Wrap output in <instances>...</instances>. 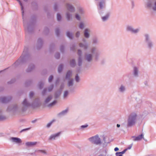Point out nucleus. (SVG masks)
I'll list each match as a JSON object with an SVG mask.
<instances>
[{
	"label": "nucleus",
	"mask_w": 156,
	"mask_h": 156,
	"mask_svg": "<svg viewBox=\"0 0 156 156\" xmlns=\"http://www.w3.org/2000/svg\"><path fill=\"white\" fill-rule=\"evenodd\" d=\"M137 115L136 113L134 112L131 113L128 117L127 127H131L135 125L137 121Z\"/></svg>",
	"instance_id": "obj_1"
},
{
	"label": "nucleus",
	"mask_w": 156,
	"mask_h": 156,
	"mask_svg": "<svg viewBox=\"0 0 156 156\" xmlns=\"http://www.w3.org/2000/svg\"><path fill=\"white\" fill-rule=\"evenodd\" d=\"M57 98H46L44 104L45 107H52L58 102Z\"/></svg>",
	"instance_id": "obj_2"
},
{
	"label": "nucleus",
	"mask_w": 156,
	"mask_h": 156,
	"mask_svg": "<svg viewBox=\"0 0 156 156\" xmlns=\"http://www.w3.org/2000/svg\"><path fill=\"white\" fill-rule=\"evenodd\" d=\"M89 139L90 141L94 144H98L101 143L100 139L98 135L90 137Z\"/></svg>",
	"instance_id": "obj_3"
},
{
	"label": "nucleus",
	"mask_w": 156,
	"mask_h": 156,
	"mask_svg": "<svg viewBox=\"0 0 156 156\" xmlns=\"http://www.w3.org/2000/svg\"><path fill=\"white\" fill-rule=\"evenodd\" d=\"M131 138H133L134 141H140L142 139H144V134L143 133L138 135L137 136H132Z\"/></svg>",
	"instance_id": "obj_4"
},
{
	"label": "nucleus",
	"mask_w": 156,
	"mask_h": 156,
	"mask_svg": "<svg viewBox=\"0 0 156 156\" xmlns=\"http://www.w3.org/2000/svg\"><path fill=\"white\" fill-rule=\"evenodd\" d=\"M11 139L12 142L16 143H20L22 142L21 140L18 138L12 137Z\"/></svg>",
	"instance_id": "obj_5"
},
{
	"label": "nucleus",
	"mask_w": 156,
	"mask_h": 156,
	"mask_svg": "<svg viewBox=\"0 0 156 156\" xmlns=\"http://www.w3.org/2000/svg\"><path fill=\"white\" fill-rule=\"evenodd\" d=\"M60 133V132H58L55 134L51 135L49 137V139L50 140L55 139L56 137H58Z\"/></svg>",
	"instance_id": "obj_6"
},
{
	"label": "nucleus",
	"mask_w": 156,
	"mask_h": 156,
	"mask_svg": "<svg viewBox=\"0 0 156 156\" xmlns=\"http://www.w3.org/2000/svg\"><path fill=\"white\" fill-rule=\"evenodd\" d=\"M37 144V142H27L26 143V145L27 146H32L34 145H35Z\"/></svg>",
	"instance_id": "obj_7"
},
{
	"label": "nucleus",
	"mask_w": 156,
	"mask_h": 156,
	"mask_svg": "<svg viewBox=\"0 0 156 156\" xmlns=\"http://www.w3.org/2000/svg\"><path fill=\"white\" fill-rule=\"evenodd\" d=\"M89 30L88 29H86L85 30L84 36L87 38H88L89 37Z\"/></svg>",
	"instance_id": "obj_8"
},
{
	"label": "nucleus",
	"mask_w": 156,
	"mask_h": 156,
	"mask_svg": "<svg viewBox=\"0 0 156 156\" xmlns=\"http://www.w3.org/2000/svg\"><path fill=\"white\" fill-rule=\"evenodd\" d=\"M127 29L128 30L131 31L133 32L134 33L137 32L138 31V30H133L131 27H128Z\"/></svg>",
	"instance_id": "obj_9"
},
{
	"label": "nucleus",
	"mask_w": 156,
	"mask_h": 156,
	"mask_svg": "<svg viewBox=\"0 0 156 156\" xmlns=\"http://www.w3.org/2000/svg\"><path fill=\"white\" fill-rule=\"evenodd\" d=\"M72 75V72L70 71H68L66 74V79L69 78Z\"/></svg>",
	"instance_id": "obj_10"
},
{
	"label": "nucleus",
	"mask_w": 156,
	"mask_h": 156,
	"mask_svg": "<svg viewBox=\"0 0 156 156\" xmlns=\"http://www.w3.org/2000/svg\"><path fill=\"white\" fill-rule=\"evenodd\" d=\"M91 56L90 55H88L87 56V59L88 61H90L91 60Z\"/></svg>",
	"instance_id": "obj_11"
},
{
	"label": "nucleus",
	"mask_w": 156,
	"mask_h": 156,
	"mask_svg": "<svg viewBox=\"0 0 156 156\" xmlns=\"http://www.w3.org/2000/svg\"><path fill=\"white\" fill-rule=\"evenodd\" d=\"M135 99L138 104H140L142 102V100L140 98H136Z\"/></svg>",
	"instance_id": "obj_12"
},
{
	"label": "nucleus",
	"mask_w": 156,
	"mask_h": 156,
	"mask_svg": "<svg viewBox=\"0 0 156 156\" xmlns=\"http://www.w3.org/2000/svg\"><path fill=\"white\" fill-rule=\"evenodd\" d=\"M67 36L70 38H71L72 37V34L70 32H68L66 33Z\"/></svg>",
	"instance_id": "obj_13"
},
{
	"label": "nucleus",
	"mask_w": 156,
	"mask_h": 156,
	"mask_svg": "<svg viewBox=\"0 0 156 156\" xmlns=\"http://www.w3.org/2000/svg\"><path fill=\"white\" fill-rule=\"evenodd\" d=\"M67 8L69 10H71V9H73V7L69 4H67Z\"/></svg>",
	"instance_id": "obj_14"
},
{
	"label": "nucleus",
	"mask_w": 156,
	"mask_h": 156,
	"mask_svg": "<svg viewBox=\"0 0 156 156\" xmlns=\"http://www.w3.org/2000/svg\"><path fill=\"white\" fill-rule=\"evenodd\" d=\"M63 68V66L62 65H60L58 69V71L59 72H61Z\"/></svg>",
	"instance_id": "obj_15"
},
{
	"label": "nucleus",
	"mask_w": 156,
	"mask_h": 156,
	"mask_svg": "<svg viewBox=\"0 0 156 156\" xmlns=\"http://www.w3.org/2000/svg\"><path fill=\"white\" fill-rule=\"evenodd\" d=\"M68 111V109H66V110H64V111H62V112H61L59 114H60V115H63V114L66 113H67V111Z\"/></svg>",
	"instance_id": "obj_16"
},
{
	"label": "nucleus",
	"mask_w": 156,
	"mask_h": 156,
	"mask_svg": "<svg viewBox=\"0 0 156 156\" xmlns=\"http://www.w3.org/2000/svg\"><path fill=\"white\" fill-rule=\"evenodd\" d=\"M125 90V87L123 86H121L119 88L120 91L121 92H123Z\"/></svg>",
	"instance_id": "obj_17"
},
{
	"label": "nucleus",
	"mask_w": 156,
	"mask_h": 156,
	"mask_svg": "<svg viewBox=\"0 0 156 156\" xmlns=\"http://www.w3.org/2000/svg\"><path fill=\"white\" fill-rule=\"evenodd\" d=\"M80 47H83L84 49H86L87 48V46L86 45L83 44L82 43L80 44Z\"/></svg>",
	"instance_id": "obj_18"
},
{
	"label": "nucleus",
	"mask_w": 156,
	"mask_h": 156,
	"mask_svg": "<svg viewBox=\"0 0 156 156\" xmlns=\"http://www.w3.org/2000/svg\"><path fill=\"white\" fill-rule=\"evenodd\" d=\"M23 104L24 105L28 106V104L27 103V101L26 99L24 100Z\"/></svg>",
	"instance_id": "obj_19"
},
{
	"label": "nucleus",
	"mask_w": 156,
	"mask_h": 156,
	"mask_svg": "<svg viewBox=\"0 0 156 156\" xmlns=\"http://www.w3.org/2000/svg\"><path fill=\"white\" fill-rule=\"evenodd\" d=\"M133 145V143H132L131 144L129 145L127 148H126V149L127 150H129L131 149V148L132 147V146Z\"/></svg>",
	"instance_id": "obj_20"
},
{
	"label": "nucleus",
	"mask_w": 156,
	"mask_h": 156,
	"mask_svg": "<svg viewBox=\"0 0 156 156\" xmlns=\"http://www.w3.org/2000/svg\"><path fill=\"white\" fill-rule=\"evenodd\" d=\"M115 155L116 156H123V155H122V154H121L120 152H117L115 153Z\"/></svg>",
	"instance_id": "obj_21"
},
{
	"label": "nucleus",
	"mask_w": 156,
	"mask_h": 156,
	"mask_svg": "<svg viewBox=\"0 0 156 156\" xmlns=\"http://www.w3.org/2000/svg\"><path fill=\"white\" fill-rule=\"evenodd\" d=\"M18 2H19L20 5H21V10H22V13H23V7L22 5V4L21 3V2H20V1L19 0H18Z\"/></svg>",
	"instance_id": "obj_22"
},
{
	"label": "nucleus",
	"mask_w": 156,
	"mask_h": 156,
	"mask_svg": "<svg viewBox=\"0 0 156 156\" xmlns=\"http://www.w3.org/2000/svg\"><path fill=\"white\" fill-rule=\"evenodd\" d=\"M146 103L148 105V106L150 107V108H152V106H151V102L149 101H146Z\"/></svg>",
	"instance_id": "obj_23"
},
{
	"label": "nucleus",
	"mask_w": 156,
	"mask_h": 156,
	"mask_svg": "<svg viewBox=\"0 0 156 156\" xmlns=\"http://www.w3.org/2000/svg\"><path fill=\"white\" fill-rule=\"evenodd\" d=\"M57 19L58 21L60 20L61 18L60 15L58 14H57Z\"/></svg>",
	"instance_id": "obj_24"
},
{
	"label": "nucleus",
	"mask_w": 156,
	"mask_h": 156,
	"mask_svg": "<svg viewBox=\"0 0 156 156\" xmlns=\"http://www.w3.org/2000/svg\"><path fill=\"white\" fill-rule=\"evenodd\" d=\"M73 84V80H71L68 82V85L69 86L72 85Z\"/></svg>",
	"instance_id": "obj_25"
},
{
	"label": "nucleus",
	"mask_w": 156,
	"mask_h": 156,
	"mask_svg": "<svg viewBox=\"0 0 156 156\" xmlns=\"http://www.w3.org/2000/svg\"><path fill=\"white\" fill-rule=\"evenodd\" d=\"M137 70L136 68H134V74L135 75H137Z\"/></svg>",
	"instance_id": "obj_26"
},
{
	"label": "nucleus",
	"mask_w": 156,
	"mask_h": 156,
	"mask_svg": "<svg viewBox=\"0 0 156 156\" xmlns=\"http://www.w3.org/2000/svg\"><path fill=\"white\" fill-rule=\"evenodd\" d=\"M127 151V150H126V149L125 148V149H124L122 151H120V152L121 154H122V155H123V154H124L126 153V151Z\"/></svg>",
	"instance_id": "obj_27"
},
{
	"label": "nucleus",
	"mask_w": 156,
	"mask_h": 156,
	"mask_svg": "<svg viewBox=\"0 0 156 156\" xmlns=\"http://www.w3.org/2000/svg\"><path fill=\"white\" fill-rule=\"evenodd\" d=\"M75 61L73 60L70 62V65L72 66H73L75 64Z\"/></svg>",
	"instance_id": "obj_28"
},
{
	"label": "nucleus",
	"mask_w": 156,
	"mask_h": 156,
	"mask_svg": "<svg viewBox=\"0 0 156 156\" xmlns=\"http://www.w3.org/2000/svg\"><path fill=\"white\" fill-rule=\"evenodd\" d=\"M53 77L52 76H50V77L48 79V81L49 82H51L52 81V80L53 79Z\"/></svg>",
	"instance_id": "obj_29"
},
{
	"label": "nucleus",
	"mask_w": 156,
	"mask_h": 156,
	"mask_svg": "<svg viewBox=\"0 0 156 156\" xmlns=\"http://www.w3.org/2000/svg\"><path fill=\"white\" fill-rule=\"evenodd\" d=\"M79 27L80 28L83 29L84 27V25L82 23H81L80 24Z\"/></svg>",
	"instance_id": "obj_30"
},
{
	"label": "nucleus",
	"mask_w": 156,
	"mask_h": 156,
	"mask_svg": "<svg viewBox=\"0 0 156 156\" xmlns=\"http://www.w3.org/2000/svg\"><path fill=\"white\" fill-rule=\"evenodd\" d=\"M68 92L67 91H65L64 94V97H66L67 95L68 94Z\"/></svg>",
	"instance_id": "obj_31"
},
{
	"label": "nucleus",
	"mask_w": 156,
	"mask_h": 156,
	"mask_svg": "<svg viewBox=\"0 0 156 156\" xmlns=\"http://www.w3.org/2000/svg\"><path fill=\"white\" fill-rule=\"evenodd\" d=\"M102 18V20L103 21H105L107 20V17L106 16H104V17H103Z\"/></svg>",
	"instance_id": "obj_32"
},
{
	"label": "nucleus",
	"mask_w": 156,
	"mask_h": 156,
	"mask_svg": "<svg viewBox=\"0 0 156 156\" xmlns=\"http://www.w3.org/2000/svg\"><path fill=\"white\" fill-rule=\"evenodd\" d=\"M77 82H78L79 80V78L78 77V76L77 75L76 76V78H75Z\"/></svg>",
	"instance_id": "obj_33"
},
{
	"label": "nucleus",
	"mask_w": 156,
	"mask_h": 156,
	"mask_svg": "<svg viewBox=\"0 0 156 156\" xmlns=\"http://www.w3.org/2000/svg\"><path fill=\"white\" fill-rule=\"evenodd\" d=\"M103 4L102 2H101L99 3L100 7L101 9L103 7Z\"/></svg>",
	"instance_id": "obj_34"
},
{
	"label": "nucleus",
	"mask_w": 156,
	"mask_h": 156,
	"mask_svg": "<svg viewBox=\"0 0 156 156\" xmlns=\"http://www.w3.org/2000/svg\"><path fill=\"white\" fill-rule=\"evenodd\" d=\"M108 144L110 143L112 141L114 140V139H111V140H110L109 138H108Z\"/></svg>",
	"instance_id": "obj_35"
},
{
	"label": "nucleus",
	"mask_w": 156,
	"mask_h": 156,
	"mask_svg": "<svg viewBox=\"0 0 156 156\" xmlns=\"http://www.w3.org/2000/svg\"><path fill=\"white\" fill-rule=\"evenodd\" d=\"M119 150V148H118L117 147H115L114 149V151L116 152H117Z\"/></svg>",
	"instance_id": "obj_36"
},
{
	"label": "nucleus",
	"mask_w": 156,
	"mask_h": 156,
	"mask_svg": "<svg viewBox=\"0 0 156 156\" xmlns=\"http://www.w3.org/2000/svg\"><path fill=\"white\" fill-rule=\"evenodd\" d=\"M76 18L78 20H80V18L79 16L78 15V14H76Z\"/></svg>",
	"instance_id": "obj_37"
},
{
	"label": "nucleus",
	"mask_w": 156,
	"mask_h": 156,
	"mask_svg": "<svg viewBox=\"0 0 156 156\" xmlns=\"http://www.w3.org/2000/svg\"><path fill=\"white\" fill-rule=\"evenodd\" d=\"M87 126H88V125H85L82 126H81V127L82 128H84L87 127Z\"/></svg>",
	"instance_id": "obj_38"
},
{
	"label": "nucleus",
	"mask_w": 156,
	"mask_h": 156,
	"mask_svg": "<svg viewBox=\"0 0 156 156\" xmlns=\"http://www.w3.org/2000/svg\"><path fill=\"white\" fill-rule=\"evenodd\" d=\"M153 9L154 10H156V2L155 3L154 6L153 7Z\"/></svg>",
	"instance_id": "obj_39"
},
{
	"label": "nucleus",
	"mask_w": 156,
	"mask_h": 156,
	"mask_svg": "<svg viewBox=\"0 0 156 156\" xmlns=\"http://www.w3.org/2000/svg\"><path fill=\"white\" fill-rule=\"evenodd\" d=\"M78 55H80L81 54V51H80V50H79L78 51Z\"/></svg>",
	"instance_id": "obj_40"
},
{
	"label": "nucleus",
	"mask_w": 156,
	"mask_h": 156,
	"mask_svg": "<svg viewBox=\"0 0 156 156\" xmlns=\"http://www.w3.org/2000/svg\"><path fill=\"white\" fill-rule=\"evenodd\" d=\"M52 123V122H51L50 123H48L47 125V127H49L51 125Z\"/></svg>",
	"instance_id": "obj_41"
},
{
	"label": "nucleus",
	"mask_w": 156,
	"mask_h": 156,
	"mask_svg": "<svg viewBox=\"0 0 156 156\" xmlns=\"http://www.w3.org/2000/svg\"><path fill=\"white\" fill-rule=\"evenodd\" d=\"M66 17L68 19V20H69V15L68 14H67L66 15Z\"/></svg>",
	"instance_id": "obj_42"
},
{
	"label": "nucleus",
	"mask_w": 156,
	"mask_h": 156,
	"mask_svg": "<svg viewBox=\"0 0 156 156\" xmlns=\"http://www.w3.org/2000/svg\"><path fill=\"white\" fill-rule=\"evenodd\" d=\"M80 35V33L79 32H77L76 34V36L77 37H78Z\"/></svg>",
	"instance_id": "obj_43"
},
{
	"label": "nucleus",
	"mask_w": 156,
	"mask_h": 156,
	"mask_svg": "<svg viewBox=\"0 0 156 156\" xmlns=\"http://www.w3.org/2000/svg\"><path fill=\"white\" fill-rule=\"evenodd\" d=\"M41 152L42 153H44V154H46V152L44 150H41Z\"/></svg>",
	"instance_id": "obj_44"
},
{
	"label": "nucleus",
	"mask_w": 156,
	"mask_h": 156,
	"mask_svg": "<svg viewBox=\"0 0 156 156\" xmlns=\"http://www.w3.org/2000/svg\"><path fill=\"white\" fill-rule=\"evenodd\" d=\"M116 126L117 128H119L120 127V124H117L116 125Z\"/></svg>",
	"instance_id": "obj_45"
},
{
	"label": "nucleus",
	"mask_w": 156,
	"mask_h": 156,
	"mask_svg": "<svg viewBox=\"0 0 156 156\" xmlns=\"http://www.w3.org/2000/svg\"><path fill=\"white\" fill-rule=\"evenodd\" d=\"M81 62V61L80 60V59H79V65H80V63Z\"/></svg>",
	"instance_id": "obj_46"
},
{
	"label": "nucleus",
	"mask_w": 156,
	"mask_h": 156,
	"mask_svg": "<svg viewBox=\"0 0 156 156\" xmlns=\"http://www.w3.org/2000/svg\"><path fill=\"white\" fill-rule=\"evenodd\" d=\"M57 56L58 57H56L57 58H58L59 57L60 55L59 54H57Z\"/></svg>",
	"instance_id": "obj_47"
},
{
	"label": "nucleus",
	"mask_w": 156,
	"mask_h": 156,
	"mask_svg": "<svg viewBox=\"0 0 156 156\" xmlns=\"http://www.w3.org/2000/svg\"><path fill=\"white\" fill-rule=\"evenodd\" d=\"M4 119V118L2 117H0V120H2Z\"/></svg>",
	"instance_id": "obj_48"
},
{
	"label": "nucleus",
	"mask_w": 156,
	"mask_h": 156,
	"mask_svg": "<svg viewBox=\"0 0 156 156\" xmlns=\"http://www.w3.org/2000/svg\"><path fill=\"white\" fill-rule=\"evenodd\" d=\"M3 98V99L2 100V101H4L6 98Z\"/></svg>",
	"instance_id": "obj_49"
},
{
	"label": "nucleus",
	"mask_w": 156,
	"mask_h": 156,
	"mask_svg": "<svg viewBox=\"0 0 156 156\" xmlns=\"http://www.w3.org/2000/svg\"><path fill=\"white\" fill-rule=\"evenodd\" d=\"M103 140H105V138L104 137H103Z\"/></svg>",
	"instance_id": "obj_50"
},
{
	"label": "nucleus",
	"mask_w": 156,
	"mask_h": 156,
	"mask_svg": "<svg viewBox=\"0 0 156 156\" xmlns=\"http://www.w3.org/2000/svg\"><path fill=\"white\" fill-rule=\"evenodd\" d=\"M144 140L147 141V140H146V139H145L144 138L143 139Z\"/></svg>",
	"instance_id": "obj_51"
},
{
	"label": "nucleus",
	"mask_w": 156,
	"mask_h": 156,
	"mask_svg": "<svg viewBox=\"0 0 156 156\" xmlns=\"http://www.w3.org/2000/svg\"><path fill=\"white\" fill-rule=\"evenodd\" d=\"M31 94H33V93H31Z\"/></svg>",
	"instance_id": "obj_52"
}]
</instances>
